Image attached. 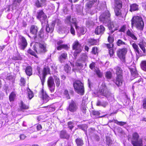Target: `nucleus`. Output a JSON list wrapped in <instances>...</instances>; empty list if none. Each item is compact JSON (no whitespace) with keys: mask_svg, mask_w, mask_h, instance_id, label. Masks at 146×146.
<instances>
[{"mask_svg":"<svg viewBox=\"0 0 146 146\" xmlns=\"http://www.w3.org/2000/svg\"><path fill=\"white\" fill-rule=\"evenodd\" d=\"M129 68L130 71L132 76L133 77H135V78H137V80L134 84L135 85L137 83H142L143 81V79L139 76L136 77L138 76V74L135 67L131 66Z\"/></svg>","mask_w":146,"mask_h":146,"instance_id":"6","label":"nucleus"},{"mask_svg":"<svg viewBox=\"0 0 146 146\" xmlns=\"http://www.w3.org/2000/svg\"><path fill=\"white\" fill-rule=\"evenodd\" d=\"M77 21H76V18H72V21H71V23H72L73 24L76 28L77 27Z\"/></svg>","mask_w":146,"mask_h":146,"instance_id":"51","label":"nucleus"},{"mask_svg":"<svg viewBox=\"0 0 146 146\" xmlns=\"http://www.w3.org/2000/svg\"><path fill=\"white\" fill-rule=\"evenodd\" d=\"M116 44L118 46H124L127 45V44L121 39H118L116 42Z\"/></svg>","mask_w":146,"mask_h":146,"instance_id":"32","label":"nucleus"},{"mask_svg":"<svg viewBox=\"0 0 146 146\" xmlns=\"http://www.w3.org/2000/svg\"><path fill=\"white\" fill-rule=\"evenodd\" d=\"M81 59L84 62L87 61L88 60V57L87 55L85 54H83L81 57Z\"/></svg>","mask_w":146,"mask_h":146,"instance_id":"47","label":"nucleus"},{"mask_svg":"<svg viewBox=\"0 0 146 146\" xmlns=\"http://www.w3.org/2000/svg\"><path fill=\"white\" fill-rule=\"evenodd\" d=\"M36 17L41 21L42 26L44 25V24L45 21H47L46 20L47 16L42 10H40L38 11L37 13Z\"/></svg>","mask_w":146,"mask_h":146,"instance_id":"8","label":"nucleus"},{"mask_svg":"<svg viewBox=\"0 0 146 146\" xmlns=\"http://www.w3.org/2000/svg\"><path fill=\"white\" fill-rule=\"evenodd\" d=\"M22 59V57L20 55H19L16 56L14 57L13 58V60H21Z\"/></svg>","mask_w":146,"mask_h":146,"instance_id":"56","label":"nucleus"},{"mask_svg":"<svg viewBox=\"0 0 146 146\" xmlns=\"http://www.w3.org/2000/svg\"><path fill=\"white\" fill-rule=\"evenodd\" d=\"M64 69L66 72L68 73L71 70V68L68 64H66L64 66Z\"/></svg>","mask_w":146,"mask_h":146,"instance_id":"46","label":"nucleus"},{"mask_svg":"<svg viewBox=\"0 0 146 146\" xmlns=\"http://www.w3.org/2000/svg\"><path fill=\"white\" fill-rule=\"evenodd\" d=\"M98 93L101 95L106 97L108 98L111 97V99H114V95L111 94L110 92L108 91L104 83H103L102 84L98 91Z\"/></svg>","mask_w":146,"mask_h":146,"instance_id":"2","label":"nucleus"},{"mask_svg":"<svg viewBox=\"0 0 146 146\" xmlns=\"http://www.w3.org/2000/svg\"><path fill=\"white\" fill-rule=\"evenodd\" d=\"M94 25V23L93 21L91 20H88L86 22V27H89L93 26Z\"/></svg>","mask_w":146,"mask_h":146,"instance_id":"37","label":"nucleus"},{"mask_svg":"<svg viewBox=\"0 0 146 146\" xmlns=\"http://www.w3.org/2000/svg\"><path fill=\"white\" fill-rule=\"evenodd\" d=\"M38 31V28L36 26L34 25H31L30 29V32L31 34L34 35L33 37L35 40L37 37H38L40 38H41L43 36V27H42L40 30L39 33L38 34H37V33Z\"/></svg>","mask_w":146,"mask_h":146,"instance_id":"4","label":"nucleus"},{"mask_svg":"<svg viewBox=\"0 0 146 146\" xmlns=\"http://www.w3.org/2000/svg\"><path fill=\"white\" fill-rule=\"evenodd\" d=\"M64 96L67 99H68L70 98V96L68 94V91L66 90L64 92Z\"/></svg>","mask_w":146,"mask_h":146,"instance_id":"45","label":"nucleus"},{"mask_svg":"<svg viewBox=\"0 0 146 146\" xmlns=\"http://www.w3.org/2000/svg\"><path fill=\"white\" fill-rule=\"evenodd\" d=\"M15 96V94L14 92H12L9 96V99L10 101H13L14 100Z\"/></svg>","mask_w":146,"mask_h":146,"instance_id":"40","label":"nucleus"},{"mask_svg":"<svg viewBox=\"0 0 146 146\" xmlns=\"http://www.w3.org/2000/svg\"><path fill=\"white\" fill-rule=\"evenodd\" d=\"M127 35L130 36L131 38L134 40H136L137 39V38L136 36L129 30H128L127 32Z\"/></svg>","mask_w":146,"mask_h":146,"instance_id":"33","label":"nucleus"},{"mask_svg":"<svg viewBox=\"0 0 146 146\" xmlns=\"http://www.w3.org/2000/svg\"><path fill=\"white\" fill-rule=\"evenodd\" d=\"M77 32L78 34L82 35L84 34L85 33L84 28L83 27H79L77 26V27L76 28Z\"/></svg>","mask_w":146,"mask_h":146,"instance_id":"26","label":"nucleus"},{"mask_svg":"<svg viewBox=\"0 0 146 146\" xmlns=\"http://www.w3.org/2000/svg\"><path fill=\"white\" fill-rule=\"evenodd\" d=\"M80 108L82 112L84 114L86 113L87 110L86 105L83 104L81 105Z\"/></svg>","mask_w":146,"mask_h":146,"instance_id":"41","label":"nucleus"},{"mask_svg":"<svg viewBox=\"0 0 146 146\" xmlns=\"http://www.w3.org/2000/svg\"><path fill=\"white\" fill-rule=\"evenodd\" d=\"M75 141L78 146H82L84 144V143L83 140L80 138H77Z\"/></svg>","mask_w":146,"mask_h":146,"instance_id":"30","label":"nucleus"},{"mask_svg":"<svg viewBox=\"0 0 146 146\" xmlns=\"http://www.w3.org/2000/svg\"><path fill=\"white\" fill-rule=\"evenodd\" d=\"M27 52L33 55L35 57H36V55L35 53L31 49H29L28 50Z\"/></svg>","mask_w":146,"mask_h":146,"instance_id":"59","label":"nucleus"},{"mask_svg":"<svg viewBox=\"0 0 146 146\" xmlns=\"http://www.w3.org/2000/svg\"><path fill=\"white\" fill-rule=\"evenodd\" d=\"M47 83L50 91L51 92H54L55 88V85L54 82V79L52 77H50L48 78Z\"/></svg>","mask_w":146,"mask_h":146,"instance_id":"13","label":"nucleus"},{"mask_svg":"<svg viewBox=\"0 0 146 146\" xmlns=\"http://www.w3.org/2000/svg\"><path fill=\"white\" fill-rule=\"evenodd\" d=\"M25 72L27 75L30 76L32 75V68L30 66H27L25 70Z\"/></svg>","mask_w":146,"mask_h":146,"instance_id":"25","label":"nucleus"},{"mask_svg":"<svg viewBox=\"0 0 146 146\" xmlns=\"http://www.w3.org/2000/svg\"><path fill=\"white\" fill-rule=\"evenodd\" d=\"M96 73L98 76L100 78L102 77V74L99 70H97L96 71Z\"/></svg>","mask_w":146,"mask_h":146,"instance_id":"60","label":"nucleus"},{"mask_svg":"<svg viewBox=\"0 0 146 146\" xmlns=\"http://www.w3.org/2000/svg\"><path fill=\"white\" fill-rule=\"evenodd\" d=\"M71 17L70 16L67 17L65 21V23L70 25V26L72 25L71 24Z\"/></svg>","mask_w":146,"mask_h":146,"instance_id":"42","label":"nucleus"},{"mask_svg":"<svg viewBox=\"0 0 146 146\" xmlns=\"http://www.w3.org/2000/svg\"><path fill=\"white\" fill-rule=\"evenodd\" d=\"M35 5L38 8H39L43 6L38 0H37L35 2Z\"/></svg>","mask_w":146,"mask_h":146,"instance_id":"53","label":"nucleus"},{"mask_svg":"<svg viewBox=\"0 0 146 146\" xmlns=\"http://www.w3.org/2000/svg\"><path fill=\"white\" fill-rule=\"evenodd\" d=\"M105 28L102 25L98 26L95 29V33L96 35H102L105 31Z\"/></svg>","mask_w":146,"mask_h":146,"instance_id":"15","label":"nucleus"},{"mask_svg":"<svg viewBox=\"0 0 146 146\" xmlns=\"http://www.w3.org/2000/svg\"><path fill=\"white\" fill-rule=\"evenodd\" d=\"M98 48L97 47H94L92 48V52L93 54H96L98 53Z\"/></svg>","mask_w":146,"mask_h":146,"instance_id":"52","label":"nucleus"},{"mask_svg":"<svg viewBox=\"0 0 146 146\" xmlns=\"http://www.w3.org/2000/svg\"><path fill=\"white\" fill-rule=\"evenodd\" d=\"M88 128L87 126L85 124H80L78 125V128L84 131L85 133H86V130Z\"/></svg>","mask_w":146,"mask_h":146,"instance_id":"28","label":"nucleus"},{"mask_svg":"<svg viewBox=\"0 0 146 146\" xmlns=\"http://www.w3.org/2000/svg\"><path fill=\"white\" fill-rule=\"evenodd\" d=\"M114 122L117 125H119L120 126H123L126 124V122H124L123 121H118L117 120H115L114 121Z\"/></svg>","mask_w":146,"mask_h":146,"instance_id":"44","label":"nucleus"},{"mask_svg":"<svg viewBox=\"0 0 146 146\" xmlns=\"http://www.w3.org/2000/svg\"><path fill=\"white\" fill-rule=\"evenodd\" d=\"M20 81L21 82V85L24 86L25 83L24 79L23 78H21L20 79Z\"/></svg>","mask_w":146,"mask_h":146,"instance_id":"64","label":"nucleus"},{"mask_svg":"<svg viewBox=\"0 0 146 146\" xmlns=\"http://www.w3.org/2000/svg\"><path fill=\"white\" fill-rule=\"evenodd\" d=\"M67 47V45L66 44L61 45H58L57 47V49L58 50H60L63 48H66Z\"/></svg>","mask_w":146,"mask_h":146,"instance_id":"49","label":"nucleus"},{"mask_svg":"<svg viewBox=\"0 0 146 146\" xmlns=\"http://www.w3.org/2000/svg\"><path fill=\"white\" fill-rule=\"evenodd\" d=\"M130 11L131 12L137 11L138 10V5L136 3L131 4L130 5Z\"/></svg>","mask_w":146,"mask_h":146,"instance_id":"24","label":"nucleus"},{"mask_svg":"<svg viewBox=\"0 0 146 146\" xmlns=\"http://www.w3.org/2000/svg\"><path fill=\"white\" fill-rule=\"evenodd\" d=\"M67 58V53L66 52H64L61 53L58 58V59L60 62L62 63L65 62Z\"/></svg>","mask_w":146,"mask_h":146,"instance_id":"16","label":"nucleus"},{"mask_svg":"<svg viewBox=\"0 0 146 146\" xmlns=\"http://www.w3.org/2000/svg\"><path fill=\"white\" fill-rule=\"evenodd\" d=\"M72 48L73 50H75V54L79 53L81 52L82 49V47L78 40L75 41L73 43L72 45Z\"/></svg>","mask_w":146,"mask_h":146,"instance_id":"11","label":"nucleus"},{"mask_svg":"<svg viewBox=\"0 0 146 146\" xmlns=\"http://www.w3.org/2000/svg\"><path fill=\"white\" fill-rule=\"evenodd\" d=\"M130 44L132 45L135 51L138 54H139V48L137 45L132 40L130 41Z\"/></svg>","mask_w":146,"mask_h":146,"instance_id":"22","label":"nucleus"},{"mask_svg":"<svg viewBox=\"0 0 146 146\" xmlns=\"http://www.w3.org/2000/svg\"><path fill=\"white\" fill-rule=\"evenodd\" d=\"M68 127L70 129L72 130V129L73 128V123L71 121H70L68 122Z\"/></svg>","mask_w":146,"mask_h":146,"instance_id":"58","label":"nucleus"},{"mask_svg":"<svg viewBox=\"0 0 146 146\" xmlns=\"http://www.w3.org/2000/svg\"><path fill=\"white\" fill-rule=\"evenodd\" d=\"M87 42L88 44L90 45H97L99 42L98 39H95L93 38H90L88 40Z\"/></svg>","mask_w":146,"mask_h":146,"instance_id":"21","label":"nucleus"},{"mask_svg":"<svg viewBox=\"0 0 146 146\" xmlns=\"http://www.w3.org/2000/svg\"><path fill=\"white\" fill-rule=\"evenodd\" d=\"M123 78L122 76H117L114 82L118 86H121L122 84Z\"/></svg>","mask_w":146,"mask_h":146,"instance_id":"18","label":"nucleus"},{"mask_svg":"<svg viewBox=\"0 0 146 146\" xmlns=\"http://www.w3.org/2000/svg\"><path fill=\"white\" fill-rule=\"evenodd\" d=\"M54 80L57 87L59 86L60 84V81L59 78L56 76H54Z\"/></svg>","mask_w":146,"mask_h":146,"instance_id":"36","label":"nucleus"},{"mask_svg":"<svg viewBox=\"0 0 146 146\" xmlns=\"http://www.w3.org/2000/svg\"><path fill=\"white\" fill-rule=\"evenodd\" d=\"M50 73V68L48 66H45L44 67L42 72V75L46 76V75Z\"/></svg>","mask_w":146,"mask_h":146,"instance_id":"31","label":"nucleus"},{"mask_svg":"<svg viewBox=\"0 0 146 146\" xmlns=\"http://www.w3.org/2000/svg\"><path fill=\"white\" fill-rule=\"evenodd\" d=\"M97 3V0H91L87 3V6L88 8H90L94 3Z\"/></svg>","mask_w":146,"mask_h":146,"instance_id":"34","label":"nucleus"},{"mask_svg":"<svg viewBox=\"0 0 146 146\" xmlns=\"http://www.w3.org/2000/svg\"><path fill=\"white\" fill-rule=\"evenodd\" d=\"M44 25H42V26L43 27H42L43 28L44 27L46 26L45 30L46 33H51L53 31L54 29L50 26H49L48 21H45V22L44 23Z\"/></svg>","mask_w":146,"mask_h":146,"instance_id":"19","label":"nucleus"},{"mask_svg":"<svg viewBox=\"0 0 146 146\" xmlns=\"http://www.w3.org/2000/svg\"><path fill=\"white\" fill-rule=\"evenodd\" d=\"M18 42L19 48L21 50H24L27 46V42L25 38L23 36H20Z\"/></svg>","mask_w":146,"mask_h":146,"instance_id":"9","label":"nucleus"},{"mask_svg":"<svg viewBox=\"0 0 146 146\" xmlns=\"http://www.w3.org/2000/svg\"><path fill=\"white\" fill-rule=\"evenodd\" d=\"M115 69L116 70L115 73L117 76H122V70L120 67L117 66L115 67Z\"/></svg>","mask_w":146,"mask_h":146,"instance_id":"27","label":"nucleus"},{"mask_svg":"<svg viewBox=\"0 0 146 146\" xmlns=\"http://www.w3.org/2000/svg\"><path fill=\"white\" fill-rule=\"evenodd\" d=\"M106 143L108 145H110L112 143V141L110 139V138L108 137H106Z\"/></svg>","mask_w":146,"mask_h":146,"instance_id":"54","label":"nucleus"},{"mask_svg":"<svg viewBox=\"0 0 146 146\" xmlns=\"http://www.w3.org/2000/svg\"><path fill=\"white\" fill-rule=\"evenodd\" d=\"M105 76L107 79H110L112 76L111 72L110 71L106 72L105 74Z\"/></svg>","mask_w":146,"mask_h":146,"instance_id":"50","label":"nucleus"},{"mask_svg":"<svg viewBox=\"0 0 146 146\" xmlns=\"http://www.w3.org/2000/svg\"><path fill=\"white\" fill-rule=\"evenodd\" d=\"M73 86L75 91L78 94L83 95L84 93L83 84L79 80H76L74 82Z\"/></svg>","mask_w":146,"mask_h":146,"instance_id":"3","label":"nucleus"},{"mask_svg":"<svg viewBox=\"0 0 146 146\" xmlns=\"http://www.w3.org/2000/svg\"><path fill=\"white\" fill-rule=\"evenodd\" d=\"M141 66L143 70L146 71V61L142 62Z\"/></svg>","mask_w":146,"mask_h":146,"instance_id":"43","label":"nucleus"},{"mask_svg":"<svg viewBox=\"0 0 146 146\" xmlns=\"http://www.w3.org/2000/svg\"><path fill=\"white\" fill-rule=\"evenodd\" d=\"M108 40L110 43H112L113 41V38L112 36H109L108 38Z\"/></svg>","mask_w":146,"mask_h":146,"instance_id":"63","label":"nucleus"},{"mask_svg":"<svg viewBox=\"0 0 146 146\" xmlns=\"http://www.w3.org/2000/svg\"><path fill=\"white\" fill-rule=\"evenodd\" d=\"M20 108L21 109H27L29 108L28 106L24 104L22 101H21L20 102Z\"/></svg>","mask_w":146,"mask_h":146,"instance_id":"39","label":"nucleus"},{"mask_svg":"<svg viewBox=\"0 0 146 146\" xmlns=\"http://www.w3.org/2000/svg\"><path fill=\"white\" fill-rule=\"evenodd\" d=\"M139 45L140 48L143 50V52L145 53L146 52V50L145 48L144 45H143L142 43H141L139 44Z\"/></svg>","mask_w":146,"mask_h":146,"instance_id":"48","label":"nucleus"},{"mask_svg":"<svg viewBox=\"0 0 146 146\" xmlns=\"http://www.w3.org/2000/svg\"><path fill=\"white\" fill-rule=\"evenodd\" d=\"M66 28L63 26L60 27L58 29V32L60 34H66L67 32Z\"/></svg>","mask_w":146,"mask_h":146,"instance_id":"23","label":"nucleus"},{"mask_svg":"<svg viewBox=\"0 0 146 146\" xmlns=\"http://www.w3.org/2000/svg\"><path fill=\"white\" fill-rule=\"evenodd\" d=\"M139 136L138 134L135 132L133 133L131 143L133 146H142V141L141 139H138Z\"/></svg>","mask_w":146,"mask_h":146,"instance_id":"7","label":"nucleus"},{"mask_svg":"<svg viewBox=\"0 0 146 146\" xmlns=\"http://www.w3.org/2000/svg\"><path fill=\"white\" fill-rule=\"evenodd\" d=\"M136 26V28L140 30L143 29L144 24L142 18L139 17H133L131 19V27L134 25Z\"/></svg>","mask_w":146,"mask_h":146,"instance_id":"1","label":"nucleus"},{"mask_svg":"<svg viewBox=\"0 0 146 146\" xmlns=\"http://www.w3.org/2000/svg\"><path fill=\"white\" fill-rule=\"evenodd\" d=\"M46 76L44 75H42V77L40 76H39V77L40 78V80L41 81L42 84V85H43L44 83L45 80V77Z\"/></svg>","mask_w":146,"mask_h":146,"instance_id":"57","label":"nucleus"},{"mask_svg":"<svg viewBox=\"0 0 146 146\" xmlns=\"http://www.w3.org/2000/svg\"><path fill=\"white\" fill-rule=\"evenodd\" d=\"M115 4L117 6V8H121L122 7V2L120 0H116L115 1Z\"/></svg>","mask_w":146,"mask_h":146,"instance_id":"38","label":"nucleus"},{"mask_svg":"<svg viewBox=\"0 0 146 146\" xmlns=\"http://www.w3.org/2000/svg\"><path fill=\"white\" fill-rule=\"evenodd\" d=\"M143 108L145 109H146V98H145L143 99Z\"/></svg>","mask_w":146,"mask_h":146,"instance_id":"61","label":"nucleus"},{"mask_svg":"<svg viewBox=\"0 0 146 146\" xmlns=\"http://www.w3.org/2000/svg\"><path fill=\"white\" fill-rule=\"evenodd\" d=\"M78 108L76 103L73 101L72 100L69 104L68 110L71 112L76 111Z\"/></svg>","mask_w":146,"mask_h":146,"instance_id":"14","label":"nucleus"},{"mask_svg":"<svg viewBox=\"0 0 146 146\" xmlns=\"http://www.w3.org/2000/svg\"><path fill=\"white\" fill-rule=\"evenodd\" d=\"M115 15L117 16H123L122 15L121 10L119 8H115Z\"/></svg>","mask_w":146,"mask_h":146,"instance_id":"35","label":"nucleus"},{"mask_svg":"<svg viewBox=\"0 0 146 146\" xmlns=\"http://www.w3.org/2000/svg\"><path fill=\"white\" fill-rule=\"evenodd\" d=\"M127 52V49L126 48L119 49L117 51V54L120 59L124 60Z\"/></svg>","mask_w":146,"mask_h":146,"instance_id":"12","label":"nucleus"},{"mask_svg":"<svg viewBox=\"0 0 146 146\" xmlns=\"http://www.w3.org/2000/svg\"><path fill=\"white\" fill-rule=\"evenodd\" d=\"M41 93L43 102L44 103L47 102L50 99V97L46 94V93L44 92L43 89L42 90Z\"/></svg>","mask_w":146,"mask_h":146,"instance_id":"20","label":"nucleus"},{"mask_svg":"<svg viewBox=\"0 0 146 146\" xmlns=\"http://www.w3.org/2000/svg\"><path fill=\"white\" fill-rule=\"evenodd\" d=\"M28 96L29 99H31L33 96V92L31 91L28 92Z\"/></svg>","mask_w":146,"mask_h":146,"instance_id":"55","label":"nucleus"},{"mask_svg":"<svg viewBox=\"0 0 146 146\" xmlns=\"http://www.w3.org/2000/svg\"><path fill=\"white\" fill-rule=\"evenodd\" d=\"M13 1V9L14 8L16 9L18 7L17 3L19 4L23 0H12Z\"/></svg>","mask_w":146,"mask_h":146,"instance_id":"29","label":"nucleus"},{"mask_svg":"<svg viewBox=\"0 0 146 146\" xmlns=\"http://www.w3.org/2000/svg\"><path fill=\"white\" fill-rule=\"evenodd\" d=\"M59 136L61 139H68L70 135L68 134L65 130H62L59 133Z\"/></svg>","mask_w":146,"mask_h":146,"instance_id":"17","label":"nucleus"},{"mask_svg":"<svg viewBox=\"0 0 146 146\" xmlns=\"http://www.w3.org/2000/svg\"><path fill=\"white\" fill-rule=\"evenodd\" d=\"M75 66L79 67L80 68H81L83 67V65L80 63L76 62L75 63Z\"/></svg>","mask_w":146,"mask_h":146,"instance_id":"62","label":"nucleus"},{"mask_svg":"<svg viewBox=\"0 0 146 146\" xmlns=\"http://www.w3.org/2000/svg\"><path fill=\"white\" fill-rule=\"evenodd\" d=\"M110 15L109 11H106L102 14L100 17V21L106 23L108 22L110 20Z\"/></svg>","mask_w":146,"mask_h":146,"instance_id":"10","label":"nucleus"},{"mask_svg":"<svg viewBox=\"0 0 146 146\" xmlns=\"http://www.w3.org/2000/svg\"><path fill=\"white\" fill-rule=\"evenodd\" d=\"M35 50L37 53H44L47 51L46 44L44 42L40 43L36 42L35 44Z\"/></svg>","mask_w":146,"mask_h":146,"instance_id":"5","label":"nucleus"}]
</instances>
